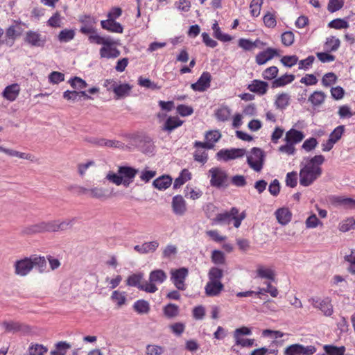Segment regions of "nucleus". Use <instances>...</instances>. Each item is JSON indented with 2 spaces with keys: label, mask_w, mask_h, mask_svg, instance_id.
Listing matches in <instances>:
<instances>
[{
  "label": "nucleus",
  "mask_w": 355,
  "mask_h": 355,
  "mask_svg": "<svg viewBox=\"0 0 355 355\" xmlns=\"http://www.w3.org/2000/svg\"><path fill=\"white\" fill-rule=\"evenodd\" d=\"M324 160V157L322 155H318L301 163L299 173L300 185L309 187L322 175L321 166Z\"/></svg>",
  "instance_id": "1"
},
{
  "label": "nucleus",
  "mask_w": 355,
  "mask_h": 355,
  "mask_svg": "<svg viewBox=\"0 0 355 355\" xmlns=\"http://www.w3.org/2000/svg\"><path fill=\"white\" fill-rule=\"evenodd\" d=\"M245 218L244 211L239 214V209L236 207H232L229 211L218 214L212 220V225H230L233 220L234 226L238 228Z\"/></svg>",
  "instance_id": "2"
},
{
  "label": "nucleus",
  "mask_w": 355,
  "mask_h": 355,
  "mask_svg": "<svg viewBox=\"0 0 355 355\" xmlns=\"http://www.w3.org/2000/svg\"><path fill=\"white\" fill-rule=\"evenodd\" d=\"M264 152L259 148H252L247 156V163L256 172H260L263 166Z\"/></svg>",
  "instance_id": "3"
},
{
  "label": "nucleus",
  "mask_w": 355,
  "mask_h": 355,
  "mask_svg": "<svg viewBox=\"0 0 355 355\" xmlns=\"http://www.w3.org/2000/svg\"><path fill=\"white\" fill-rule=\"evenodd\" d=\"M167 279L166 273L161 270L157 269L151 271L149 275V281L146 282L144 291L149 293H155L158 288L156 284H161Z\"/></svg>",
  "instance_id": "4"
},
{
  "label": "nucleus",
  "mask_w": 355,
  "mask_h": 355,
  "mask_svg": "<svg viewBox=\"0 0 355 355\" xmlns=\"http://www.w3.org/2000/svg\"><path fill=\"white\" fill-rule=\"evenodd\" d=\"M24 42L31 47L42 49L46 44L47 38L39 31L29 30L24 34Z\"/></svg>",
  "instance_id": "5"
},
{
  "label": "nucleus",
  "mask_w": 355,
  "mask_h": 355,
  "mask_svg": "<svg viewBox=\"0 0 355 355\" xmlns=\"http://www.w3.org/2000/svg\"><path fill=\"white\" fill-rule=\"evenodd\" d=\"M211 186L221 188L227 186L228 175L225 170L219 167H213L209 170Z\"/></svg>",
  "instance_id": "6"
},
{
  "label": "nucleus",
  "mask_w": 355,
  "mask_h": 355,
  "mask_svg": "<svg viewBox=\"0 0 355 355\" xmlns=\"http://www.w3.org/2000/svg\"><path fill=\"white\" fill-rule=\"evenodd\" d=\"M22 26L25 24L20 20H15L13 24L6 29L5 44L8 46H12L17 38L20 37L24 31Z\"/></svg>",
  "instance_id": "7"
},
{
  "label": "nucleus",
  "mask_w": 355,
  "mask_h": 355,
  "mask_svg": "<svg viewBox=\"0 0 355 355\" xmlns=\"http://www.w3.org/2000/svg\"><path fill=\"white\" fill-rule=\"evenodd\" d=\"M171 281L178 291H185L187 284L185 281L189 275V270L182 267L178 269H171L170 271Z\"/></svg>",
  "instance_id": "8"
},
{
  "label": "nucleus",
  "mask_w": 355,
  "mask_h": 355,
  "mask_svg": "<svg viewBox=\"0 0 355 355\" xmlns=\"http://www.w3.org/2000/svg\"><path fill=\"white\" fill-rule=\"evenodd\" d=\"M31 257L16 260L13 263L14 273L19 277L28 275L33 270Z\"/></svg>",
  "instance_id": "9"
},
{
  "label": "nucleus",
  "mask_w": 355,
  "mask_h": 355,
  "mask_svg": "<svg viewBox=\"0 0 355 355\" xmlns=\"http://www.w3.org/2000/svg\"><path fill=\"white\" fill-rule=\"evenodd\" d=\"M221 134L218 130H210L206 132L205 138V141L202 142L196 141L193 143L195 148H202L206 149L214 148L215 144L220 139Z\"/></svg>",
  "instance_id": "10"
},
{
  "label": "nucleus",
  "mask_w": 355,
  "mask_h": 355,
  "mask_svg": "<svg viewBox=\"0 0 355 355\" xmlns=\"http://www.w3.org/2000/svg\"><path fill=\"white\" fill-rule=\"evenodd\" d=\"M316 347L313 345L304 346L301 344H293L288 346L284 350L285 355H313L316 352Z\"/></svg>",
  "instance_id": "11"
},
{
  "label": "nucleus",
  "mask_w": 355,
  "mask_h": 355,
  "mask_svg": "<svg viewBox=\"0 0 355 355\" xmlns=\"http://www.w3.org/2000/svg\"><path fill=\"white\" fill-rule=\"evenodd\" d=\"M245 154V150L243 148L222 149L216 153V158L220 160L228 161L239 157H242Z\"/></svg>",
  "instance_id": "12"
},
{
  "label": "nucleus",
  "mask_w": 355,
  "mask_h": 355,
  "mask_svg": "<svg viewBox=\"0 0 355 355\" xmlns=\"http://www.w3.org/2000/svg\"><path fill=\"white\" fill-rule=\"evenodd\" d=\"M309 301L314 308L320 309L324 315L331 316L333 314V306L328 298L320 300L312 297Z\"/></svg>",
  "instance_id": "13"
},
{
  "label": "nucleus",
  "mask_w": 355,
  "mask_h": 355,
  "mask_svg": "<svg viewBox=\"0 0 355 355\" xmlns=\"http://www.w3.org/2000/svg\"><path fill=\"white\" fill-rule=\"evenodd\" d=\"M108 42L109 44H104L100 49L99 53L101 58L107 59L118 58L121 53L120 51L114 46L116 42L110 37Z\"/></svg>",
  "instance_id": "14"
},
{
  "label": "nucleus",
  "mask_w": 355,
  "mask_h": 355,
  "mask_svg": "<svg viewBox=\"0 0 355 355\" xmlns=\"http://www.w3.org/2000/svg\"><path fill=\"white\" fill-rule=\"evenodd\" d=\"M211 76L209 72L204 71L196 83L191 84V87L196 92H205L211 85Z\"/></svg>",
  "instance_id": "15"
},
{
  "label": "nucleus",
  "mask_w": 355,
  "mask_h": 355,
  "mask_svg": "<svg viewBox=\"0 0 355 355\" xmlns=\"http://www.w3.org/2000/svg\"><path fill=\"white\" fill-rule=\"evenodd\" d=\"M138 171L130 166H119L118 173L123 177V184L128 187L136 176Z\"/></svg>",
  "instance_id": "16"
},
{
  "label": "nucleus",
  "mask_w": 355,
  "mask_h": 355,
  "mask_svg": "<svg viewBox=\"0 0 355 355\" xmlns=\"http://www.w3.org/2000/svg\"><path fill=\"white\" fill-rule=\"evenodd\" d=\"M89 141L96 146L114 148H123L124 144L120 141L107 139L105 138H93Z\"/></svg>",
  "instance_id": "17"
},
{
  "label": "nucleus",
  "mask_w": 355,
  "mask_h": 355,
  "mask_svg": "<svg viewBox=\"0 0 355 355\" xmlns=\"http://www.w3.org/2000/svg\"><path fill=\"white\" fill-rule=\"evenodd\" d=\"M277 55H279V53L277 49L268 47L256 55L255 61L257 64L263 65Z\"/></svg>",
  "instance_id": "18"
},
{
  "label": "nucleus",
  "mask_w": 355,
  "mask_h": 355,
  "mask_svg": "<svg viewBox=\"0 0 355 355\" xmlns=\"http://www.w3.org/2000/svg\"><path fill=\"white\" fill-rule=\"evenodd\" d=\"M21 88L19 84L13 83L5 87L2 96L8 101H15L19 95Z\"/></svg>",
  "instance_id": "19"
},
{
  "label": "nucleus",
  "mask_w": 355,
  "mask_h": 355,
  "mask_svg": "<svg viewBox=\"0 0 355 355\" xmlns=\"http://www.w3.org/2000/svg\"><path fill=\"white\" fill-rule=\"evenodd\" d=\"M247 89L251 92L256 93L259 96H263L266 94L268 91V84L267 82L255 79L248 85Z\"/></svg>",
  "instance_id": "20"
},
{
  "label": "nucleus",
  "mask_w": 355,
  "mask_h": 355,
  "mask_svg": "<svg viewBox=\"0 0 355 355\" xmlns=\"http://www.w3.org/2000/svg\"><path fill=\"white\" fill-rule=\"evenodd\" d=\"M224 289V285L221 282L209 280L205 287V293L207 296H218Z\"/></svg>",
  "instance_id": "21"
},
{
  "label": "nucleus",
  "mask_w": 355,
  "mask_h": 355,
  "mask_svg": "<svg viewBox=\"0 0 355 355\" xmlns=\"http://www.w3.org/2000/svg\"><path fill=\"white\" fill-rule=\"evenodd\" d=\"M172 208L176 215L182 216L186 212V202L182 196L178 195L173 198Z\"/></svg>",
  "instance_id": "22"
},
{
  "label": "nucleus",
  "mask_w": 355,
  "mask_h": 355,
  "mask_svg": "<svg viewBox=\"0 0 355 355\" xmlns=\"http://www.w3.org/2000/svg\"><path fill=\"white\" fill-rule=\"evenodd\" d=\"M256 273L257 277L261 279H266L272 282L275 279V271L272 268L266 267L263 265L257 266Z\"/></svg>",
  "instance_id": "23"
},
{
  "label": "nucleus",
  "mask_w": 355,
  "mask_h": 355,
  "mask_svg": "<svg viewBox=\"0 0 355 355\" xmlns=\"http://www.w3.org/2000/svg\"><path fill=\"white\" fill-rule=\"evenodd\" d=\"M304 137V135L302 131L291 128L286 132L284 140L295 145L301 142Z\"/></svg>",
  "instance_id": "24"
},
{
  "label": "nucleus",
  "mask_w": 355,
  "mask_h": 355,
  "mask_svg": "<svg viewBox=\"0 0 355 355\" xmlns=\"http://www.w3.org/2000/svg\"><path fill=\"white\" fill-rule=\"evenodd\" d=\"M2 325L6 331L8 332L27 331L30 330V327L28 325L19 322L5 321L3 322Z\"/></svg>",
  "instance_id": "25"
},
{
  "label": "nucleus",
  "mask_w": 355,
  "mask_h": 355,
  "mask_svg": "<svg viewBox=\"0 0 355 355\" xmlns=\"http://www.w3.org/2000/svg\"><path fill=\"white\" fill-rule=\"evenodd\" d=\"M159 244L157 241L146 242L142 245H137L134 247L135 250L140 254H147L149 252H154Z\"/></svg>",
  "instance_id": "26"
},
{
  "label": "nucleus",
  "mask_w": 355,
  "mask_h": 355,
  "mask_svg": "<svg viewBox=\"0 0 355 355\" xmlns=\"http://www.w3.org/2000/svg\"><path fill=\"white\" fill-rule=\"evenodd\" d=\"M183 123V121L180 119L178 116H168L166 120L164 125L162 127V130L167 132H172L175 128L181 126Z\"/></svg>",
  "instance_id": "27"
},
{
  "label": "nucleus",
  "mask_w": 355,
  "mask_h": 355,
  "mask_svg": "<svg viewBox=\"0 0 355 355\" xmlns=\"http://www.w3.org/2000/svg\"><path fill=\"white\" fill-rule=\"evenodd\" d=\"M0 152L4 153L5 154L11 157H17L21 159L30 160L31 162H34L35 160V156L32 154L21 153L15 150L6 148L1 146H0Z\"/></svg>",
  "instance_id": "28"
},
{
  "label": "nucleus",
  "mask_w": 355,
  "mask_h": 355,
  "mask_svg": "<svg viewBox=\"0 0 355 355\" xmlns=\"http://www.w3.org/2000/svg\"><path fill=\"white\" fill-rule=\"evenodd\" d=\"M275 214L277 221L283 225L288 224L292 217V214L290 210L284 207L278 209Z\"/></svg>",
  "instance_id": "29"
},
{
  "label": "nucleus",
  "mask_w": 355,
  "mask_h": 355,
  "mask_svg": "<svg viewBox=\"0 0 355 355\" xmlns=\"http://www.w3.org/2000/svg\"><path fill=\"white\" fill-rule=\"evenodd\" d=\"M142 278L143 275L141 274H133L127 279V285L137 287L139 289L144 291L146 282H141Z\"/></svg>",
  "instance_id": "30"
},
{
  "label": "nucleus",
  "mask_w": 355,
  "mask_h": 355,
  "mask_svg": "<svg viewBox=\"0 0 355 355\" xmlns=\"http://www.w3.org/2000/svg\"><path fill=\"white\" fill-rule=\"evenodd\" d=\"M295 76L293 74H284L282 76L275 78L272 82V87L277 88L284 87L289 83H291L295 80Z\"/></svg>",
  "instance_id": "31"
},
{
  "label": "nucleus",
  "mask_w": 355,
  "mask_h": 355,
  "mask_svg": "<svg viewBox=\"0 0 355 355\" xmlns=\"http://www.w3.org/2000/svg\"><path fill=\"white\" fill-rule=\"evenodd\" d=\"M172 184V178L169 175H162L153 181V186L159 190H164Z\"/></svg>",
  "instance_id": "32"
},
{
  "label": "nucleus",
  "mask_w": 355,
  "mask_h": 355,
  "mask_svg": "<svg viewBox=\"0 0 355 355\" xmlns=\"http://www.w3.org/2000/svg\"><path fill=\"white\" fill-rule=\"evenodd\" d=\"M132 87L128 83L119 85L117 83L114 91V93L116 95V98L119 99L124 96H128L130 91L132 90Z\"/></svg>",
  "instance_id": "33"
},
{
  "label": "nucleus",
  "mask_w": 355,
  "mask_h": 355,
  "mask_svg": "<svg viewBox=\"0 0 355 355\" xmlns=\"http://www.w3.org/2000/svg\"><path fill=\"white\" fill-rule=\"evenodd\" d=\"M326 94L322 91H315L309 97L308 101L313 106H320L325 101Z\"/></svg>",
  "instance_id": "34"
},
{
  "label": "nucleus",
  "mask_w": 355,
  "mask_h": 355,
  "mask_svg": "<svg viewBox=\"0 0 355 355\" xmlns=\"http://www.w3.org/2000/svg\"><path fill=\"white\" fill-rule=\"evenodd\" d=\"M163 313L168 319L177 317L180 313V308L178 305L169 303L164 306Z\"/></svg>",
  "instance_id": "35"
},
{
  "label": "nucleus",
  "mask_w": 355,
  "mask_h": 355,
  "mask_svg": "<svg viewBox=\"0 0 355 355\" xmlns=\"http://www.w3.org/2000/svg\"><path fill=\"white\" fill-rule=\"evenodd\" d=\"M191 178V173L188 169H183L180 175L175 180L173 183V188L178 189L183 185L185 182L190 180Z\"/></svg>",
  "instance_id": "36"
},
{
  "label": "nucleus",
  "mask_w": 355,
  "mask_h": 355,
  "mask_svg": "<svg viewBox=\"0 0 355 355\" xmlns=\"http://www.w3.org/2000/svg\"><path fill=\"white\" fill-rule=\"evenodd\" d=\"M214 37L221 42H230L232 40V37L228 34L223 33L219 27L218 22L216 21L212 25Z\"/></svg>",
  "instance_id": "37"
},
{
  "label": "nucleus",
  "mask_w": 355,
  "mask_h": 355,
  "mask_svg": "<svg viewBox=\"0 0 355 355\" xmlns=\"http://www.w3.org/2000/svg\"><path fill=\"white\" fill-rule=\"evenodd\" d=\"M290 103V96L286 93H281L277 95L275 105L280 110L285 109Z\"/></svg>",
  "instance_id": "38"
},
{
  "label": "nucleus",
  "mask_w": 355,
  "mask_h": 355,
  "mask_svg": "<svg viewBox=\"0 0 355 355\" xmlns=\"http://www.w3.org/2000/svg\"><path fill=\"white\" fill-rule=\"evenodd\" d=\"M79 95L84 96L85 99H92V98L87 95L85 91H69L67 90L63 93V98L67 101L75 102Z\"/></svg>",
  "instance_id": "39"
},
{
  "label": "nucleus",
  "mask_w": 355,
  "mask_h": 355,
  "mask_svg": "<svg viewBox=\"0 0 355 355\" xmlns=\"http://www.w3.org/2000/svg\"><path fill=\"white\" fill-rule=\"evenodd\" d=\"M71 345L66 341H60L55 344V349L51 352V355H66Z\"/></svg>",
  "instance_id": "40"
},
{
  "label": "nucleus",
  "mask_w": 355,
  "mask_h": 355,
  "mask_svg": "<svg viewBox=\"0 0 355 355\" xmlns=\"http://www.w3.org/2000/svg\"><path fill=\"white\" fill-rule=\"evenodd\" d=\"M323 349L329 355H344L346 351L345 346L337 347L333 345H324Z\"/></svg>",
  "instance_id": "41"
},
{
  "label": "nucleus",
  "mask_w": 355,
  "mask_h": 355,
  "mask_svg": "<svg viewBox=\"0 0 355 355\" xmlns=\"http://www.w3.org/2000/svg\"><path fill=\"white\" fill-rule=\"evenodd\" d=\"M33 268L37 267L40 272H44L46 267V261L44 257L37 256L36 254L31 256Z\"/></svg>",
  "instance_id": "42"
},
{
  "label": "nucleus",
  "mask_w": 355,
  "mask_h": 355,
  "mask_svg": "<svg viewBox=\"0 0 355 355\" xmlns=\"http://www.w3.org/2000/svg\"><path fill=\"white\" fill-rule=\"evenodd\" d=\"M133 308L139 314L148 313L150 311L149 303L144 300H139L134 303Z\"/></svg>",
  "instance_id": "43"
},
{
  "label": "nucleus",
  "mask_w": 355,
  "mask_h": 355,
  "mask_svg": "<svg viewBox=\"0 0 355 355\" xmlns=\"http://www.w3.org/2000/svg\"><path fill=\"white\" fill-rule=\"evenodd\" d=\"M90 197L99 200H105L110 198L106 189L102 187H93L90 190Z\"/></svg>",
  "instance_id": "44"
},
{
  "label": "nucleus",
  "mask_w": 355,
  "mask_h": 355,
  "mask_svg": "<svg viewBox=\"0 0 355 355\" xmlns=\"http://www.w3.org/2000/svg\"><path fill=\"white\" fill-rule=\"evenodd\" d=\"M211 259L215 265H225L226 262L225 253L218 250L212 251Z\"/></svg>",
  "instance_id": "45"
},
{
  "label": "nucleus",
  "mask_w": 355,
  "mask_h": 355,
  "mask_svg": "<svg viewBox=\"0 0 355 355\" xmlns=\"http://www.w3.org/2000/svg\"><path fill=\"white\" fill-rule=\"evenodd\" d=\"M111 299L119 307H121L126 302V293L124 291H114L112 293Z\"/></svg>",
  "instance_id": "46"
},
{
  "label": "nucleus",
  "mask_w": 355,
  "mask_h": 355,
  "mask_svg": "<svg viewBox=\"0 0 355 355\" xmlns=\"http://www.w3.org/2000/svg\"><path fill=\"white\" fill-rule=\"evenodd\" d=\"M259 42V40L252 42L248 39L241 38L239 40L238 45L245 51H252L258 46Z\"/></svg>",
  "instance_id": "47"
},
{
  "label": "nucleus",
  "mask_w": 355,
  "mask_h": 355,
  "mask_svg": "<svg viewBox=\"0 0 355 355\" xmlns=\"http://www.w3.org/2000/svg\"><path fill=\"white\" fill-rule=\"evenodd\" d=\"M333 202L336 205L343 206L345 208L352 209L353 207V198H352L335 196L333 198Z\"/></svg>",
  "instance_id": "48"
},
{
  "label": "nucleus",
  "mask_w": 355,
  "mask_h": 355,
  "mask_svg": "<svg viewBox=\"0 0 355 355\" xmlns=\"http://www.w3.org/2000/svg\"><path fill=\"white\" fill-rule=\"evenodd\" d=\"M223 277V270L218 267H211L208 272V278L210 281L221 282Z\"/></svg>",
  "instance_id": "49"
},
{
  "label": "nucleus",
  "mask_w": 355,
  "mask_h": 355,
  "mask_svg": "<svg viewBox=\"0 0 355 355\" xmlns=\"http://www.w3.org/2000/svg\"><path fill=\"white\" fill-rule=\"evenodd\" d=\"M340 45V40L334 36L327 37L324 44L325 48L330 51H337Z\"/></svg>",
  "instance_id": "50"
},
{
  "label": "nucleus",
  "mask_w": 355,
  "mask_h": 355,
  "mask_svg": "<svg viewBox=\"0 0 355 355\" xmlns=\"http://www.w3.org/2000/svg\"><path fill=\"white\" fill-rule=\"evenodd\" d=\"M196 150L193 153V159L195 161L205 164L208 160V154L202 148H196Z\"/></svg>",
  "instance_id": "51"
},
{
  "label": "nucleus",
  "mask_w": 355,
  "mask_h": 355,
  "mask_svg": "<svg viewBox=\"0 0 355 355\" xmlns=\"http://www.w3.org/2000/svg\"><path fill=\"white\" fill-rule=\"evenodd\" d=\"M29 355H44L48 351L47 347L40 344H31L28 347Z\"/></svg>",
  "instance_id": "52"
},
{
  "label": "nucleus",
  "mask_w": 355,
  "mask_h": 355,
  "mask_svg": "<svg viewBox=\"0 0 355 355\" xmlns=\"http://www.w3.org/2000/svg\"><path fill=\"white\" fill-rule=\"evenodd\" d=\"M231 110L228 107H221L218 108L215 113L216 117L218 121H225L230 119Z\"/></svg>",
  "instance_id": "53"
},
{
  "label": "nucleus",
  "mask_w": 355,
  "mask_h": 355,
  "mask_svg": "<svg viewBox=\"0 0 355 355\" xmlns=\"http://www.w3.org/2000/svg\"><path fill=\"white\" fill-rule=\"evenodd\" d=\"M22 233L26 235L43 233L42 222L26 227L23 229Z\"/></svg>",
  "instance_id": "54"
},
{
  "label": "nucleus",
  "mask_w": 355,
  "mask_h": 355,
  "mask_svg": "<svg viewBox=\"0 0 355 355\" xmlns=\"http://www.w3.org/2000/svg\"><path fill=\"white\" fill-rule=\"evenodd\" d=\"M110 37H102L96 33H93L89 35L88 37V40L90 43H94L99 45L109 44L108 40Z\"/></svg>",
  "instance_id": "55"
},
{
  "label": "nucleus",
  "mask_w": 355,
  "mask_h": 355,
  "mask_svg": "<svg viewBox=\"0 0 355 355\" xmlns=\"http://www.w3.org/2000/svg\"><path fill=\"white\" fill-rule=\"evenodd\" d=\"M75 37V32L72 29H64L58 35V40L60 42H68Z\"/></svg>",
  "instance_id": "56"
},
{
  "label": "nucleus",
  "mask_w": 355,
  "mask_h": 355,
  "mask_svg": "<svg viewBox=\"0 0 355 355\" xmlns=\"http://www.w3.org/2000/svg\"><path fill=\"white\" fill-rule=\"evenodd\" d=\"M344 132L345 126L343 125H338L331 132L329 138L336 144L341 139Z\"/></svg>",
  "instance_id": "57"
},
{
  "label": "nucleus",
  "mask_w": 355,
  "mask_h": 355,
  "mask_svg": "<svg viewBox=\"0 0 355 355\" xmlns=\"http://www.w3.org/2000/svg\"><path fill=\"white\" fill-rule=\"evenodd\" d=\"M279 72V69L275 66L266 68L262 73V77L265 80H270L275 79Z\"/></svg>",
  "instance_id": "58"
},
{
  "label": "nucleus",
  "mask_w": 355,
  "mask_h": 355,
  "mask_svg": "<svg viewBox=\"0 0 355 355\" xmlns=\"http://www.w3.org/2000/svg\"><path fill=\"white\" fill-rule=\"evenodd\" d=\"M349 23L344 19H335L329 23V27L337 30L344 29L349 28Z\"/></svg>",
  "instance_id": "59"
},
{
  "label": "nucleus",
  "mask_w": 355,
  "mask_h": 355,
  "mask_svg": "<svg viewBox=\"0 0 355 355\" xmlns=\"http://www.w3.org/2000/svg\"><path fill=\"white\" fill-rule=\"evenodd\" d=\"M138 84L141 87L151 89L153 90L159 89L161 88L160 86L151 81L149 78H143L142 76L139 78Z\"/></svg>",
  "instance_id": "60"
},
{
  "label": "nucleus",
  "mask_w": 355,
  "mask_h": 355,
  "mask_svg": "<svg viewBox=\"0 0 355 355\" xmlns=\"http://www.w3.org/2000/svg\"><path fill=\"white\" fill-rule=\"evenodd\" d=\"M338 79L337 76L333 72L325 73L322 78V85L324 87H328L331 85L336 83Z\"/></svg>",
  "instance_id": "61"
},
{
  "label": "nucleus",
  "mask_w": 355,
  "mask_h": 355,
  "mask_svg": "<svg viewBox=\"0 0 355 355\" xmlns=\"http://www.w3.org/2000/svg\"><path fill=\"white\" fill-rule=\"evenodd\" d=\"M69 83L73 89L79 90L85 89L87 86V83L83 79L76 76L71 78Z\"/></svg>",
  "instance_id": "62"
},
{
  "label": "nucleus",
  "mask_w": 355,
  "mask_h": 355,
  "mask_svg": "<svg viewBox=\"0 0 355 355\" xmlns=\"http://www.w3.org/2000/svg\"><path fill=\"white\" fill-rule=\"evenodd\" d=\"M280 62L284 66L291 68L298 62V57L295 55H284L281 58Z\"/></svg>",
  "instance_id": "63"
},
{
  "label": "nucleus",
  "mask_w": 355,
  "mask_h": 355,
  "mask_svg": "<svg viewBox=\"0 0 355 355\" xmlns=\"http://www.w3.org/2000/svg\"><path fill=\"white\" fill-rule=\"evenodd\" d=\"M345 259L349 263L347 268L349 272L355 275V250H352L349 255H346Z\"/></svg>",
  "instance_id": "64"
}]
</instances>
